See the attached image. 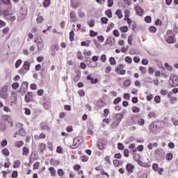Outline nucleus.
<instances>
[{
	"label": "nucleus",
	"instance_id": "7c9ffc66",
	"mask_svg": "<svg viewBox=\"0 0 178 178\" xmlns=\"http://www.w3.org/2000/svg\"><path fill=\"white\" fill-rule=\"evenodd\" d=\"M3 155H5V156H9V150L7 148H4L1 151Z\"/></svg>",
	"mask_w": 178,
	"mask_h": 178
},
{
	"label": "nucleus",
	"instance_id": "dca6fc26",
	"mask_svg": "<svg viewBox=\"0 0 178 178\" xmlns=\"http://www.w3.org/2000/svg\"><path fill=\"white\" fill-rule=\"evenodd\" d=\"M79 6H80L79 2L75 1L74 0H71V7H72L73 9H77Z\"/></svg>",
	"mask_w": 178,
	"mask_h": 178
},
{
	"label": "nucleus",
	"instance_id": "bf43d9fd",
	"mask_svg": "<svg viewBox=\"0 0 178 178\" xmlns=\"http://www.w3.org/2000/svg\"><path fill=\"white\" fill-rule=\"evenodd\" d=\"M113 34L114 35V37H120V33H119V31H118L117 29H115L113 31Z\"/></svg>",
	"mask_w": 178,
	"mask_h": 178
},
{
	"label": "nucleus",
	"instance_id": "c85d7f7f",
	"mask_svg": "<svg viewBox=\"0 0 178 178\" xmlns=\"http://www.w3.org/2000/svg\"><path fill=\"white\" fill-rule=\"evenodd\" d=\"M70 41L72 42V41H74V31H71L70 32Z\"/></svg>",
	"mask_w": 178,
	"mask_h": 178
},
{
	"label": "nucleus",
	"instance_id": "ea45409f",
	"mask_svg": "<svg viewBox=\"0 0 178 178\" xmlns=\"http://www.w3.org/2000/svg\"><path fill=\"white\" fill-rule=\"evenodd\" d=\"M52 51H59V44H55L51 46Z\"/></svg>",
	"mask_w": 178,
	"mask_h": 178
},
{
	"label": "nucleus",
	"instance_id": "13d9d810",
	"mask_svg": "<svg viewBox=\"0 0 178 178\" xmlns=\"http://www.w3.org/2000/svg\"><path fill=\"white\" fill-rule=\"evenodd\" d=\"M154 102H156V104H159V102H161V96L159 95L155 96Z\"/></svg>",
	"mask_w": 178,
	"mask_h": 178
},
{
	"label": "nucleus",
	"instance_id": "1a4fd4ad",
	"mask_svg": "<svg viewBox=\"0 0 178 178\" xmlns=\"http://www.w3.org/2000/svg\"><path fill=\"white\" fill-rule=\"evenodd\" d=\"M86 79H87V80L90 81V83L92 84H97V83H98V78L94 79V78L91 77V74L88 75Z\"/></svg>",
	"mask_w": 178,
	"mask_h": 178
},
{
	"label": "nucleus",
	"instance_id": "9b49d317",
	"mask_svg": "<svg viewBox=\"0 0 178 178\" xmlns=\"http://www.w3.org/2000/svg\"><path fill=\"white\" fill-rule=\"evenodd\" d=\"M31 98H33V92H28L25 95L24 99L26 102H30Z\"/></svg>",
	"mask_w": 178,
	"mask_h": 178
},
{
	"label": "nucleus",
	"instance_id": "4d7b16f0",
	"mask_svg": "<svg viewBox=\"0 0 178 178\" xmlns=\"http://www.w3.org/2000/svg\"><path fill=\"white\" fill-rule=\"evenodd\" d=\"M79 80H80V73L76 72V76L74 77V81L76 83Z\"/></svg>",
	"mask_w": 178,
	"mask_h": 178
},
{
	"label": "nucleus",
	"instance_id": "a211bd4d",
	"mask_svg": "<svg viewBox=\"0 0 178 178\" xmlns=\"http://www.w3.org/2000/svg\"><path fill=\"white\" fill-rule=\"evenodd\" d=\"M23 68L25 69L26 72H29V70H30V63H29V61L24 62Z\"/></svg>",
	"mask_w": 178,
	"mask_h": 178
},
{
	"label": "nucleus",
	"instance_id": "f704fd0d",
	"mask_svg": "<svg viewBox=\"0 0 178 178\" xmlns=\"http://www.w3.org/2000/svg\"><path fill=\"white\" fill-rule=\"evenodd\" d=\"M36 22L39 24H41V23H42V22H44V17L39 16L38 17L36 18Z\"/></svg>",
	"mask_w": 178,
	"mask_h": 178
},
{
	"label": "nucleus",
	"instance_id": "a878e982",
	"mask_svg": "<svg viewBox=\"0 0 178 178\" xmlns=\"http://www.w3.org/2000/svg\"><path fill=\"white\" fill-rule=\"evenodd\" d=\"M49 170L51 172L52 177L56 176V170H55V168H54V167H50L49 168Z\"/></svg>",
	"mask_w": 178,
	"mask_h": 178
},
{
	"label": "nucleus",
	"instance_id": "4be33fe9",
	"mask_svg": "<svg viewBox=\"0 0 178 178\" xmlns=\"http://www.w3.org/2000/svg\"><path fill=\"white\" fill-rule=\"evenodd\" d=\"M123 69H124V65L120 64L115 70V72H116L117 73H119V72H120V70H123Z\"/></svg>",
	"mask_w": 178,
	"mask_h": 178
},
{
	"label": "nucleus",
	"instance_id": "c756f323",
	"mask_svg": "<svg viewBox=\"0 0 178 178\" xmlns=\"http://www.w3.org/2000/svg\"><path fill=\"white\" fill-rule=\"evenodd\" d=\"M51 5V0H44L43 1V6L44 8H48Z\"/></svg>",
	"mask_w": 178,
	"mask_h": 178
},
{
	"label": "nucleus",
	"instance_id": "3c124183",
	"mask_svg": "<svg viewBox=\"0 0 178 178\" xmlns=\"http://www.w3.org/2000/svg\"><path fill=\"white\" fill-rule=\"evenodd\" d=\"M18 73H19V74L24 75V74H26V73H27V71L25 69L22 68V69L19 70Z\"/></svg>",
	"mask_w": 178,
	"mask_h": 178
},
{
	"label": "nucleus",
	"instance_id": "774afa93",
	"mask_svg": "<svg viewBox=\"0 0 178 178\" xmlns=\"http://www.w3.org/2000/svg\"><path fill=\"white\" fill-rule=\"evenodd\" d=\"M17 176H18L17 171H13V172H12L11 177H13V178H17Z\"/></svg>",
	"mask_w": 178,
	"mask_h": 178
},
{
	"label": "nucleus",
	"instance_id": "473e14b6",
	"mask_svg": "<svg viewBox=\"0 0 178 178\" xmlns=\"http://www.w3.org/2000/svg\"><path fill=\"white\" fill-rule=\"evenodd\" d=\"M20 84L19 83V82H15L12 84V88L13 90H17V88H19Z\"/></svg>",
	"mask_w": 178,
	"mask_h": 178
},
{
	"label": "nucleus",
	"instance_id": "7ed1b4c3",
	"mask_svg": "<svg viewBox=\"0 0 178 178\" xmlns=\"http://www.w3.org/2000/svg\"><path fill=\"white\" fill-rule=\"evenodd\" d=\"M79 145H81V142L79 138H75L74 139L73 145L70 146L72 149H76Z\"/></svg>",
	"mask_w": 178,
	"mask_h": 178
},
{
	"label": "nucleus",
	"instance_id": "aec40b11",
	"mask_svg": "<svg viewBox=\"0 0 178 178\" xmlns=\"http://www.w3.org/2000/svg\"><path fill=\"white\" fill-rule=\"evenodd\" d=\"M17 134H19L23 137L24 136H26V131H24V129H23V127H21L18 131H17Z\"/></svg>",
	"mask_w": 178,
	"mask_h": 178
},
{
	"label": "nucleus",
	"instance_id": "de8ad7c7",
	"mask_svg": "<svg viewBox=\"0 0 178 178\" xmlns=\"http://www.w3.org/2000/svg\"><path fill=\"white\" fill-rule=\"evenodd\" d=\"M145 123V120L143 118L139 119L138 121V124H139V126H144Z\"/></svg>",
	"mask_w": 178,
	"mask_h": 178
},
{
	"label": "nucleus",
	"instance_id": "f03ea898",
	"mask_svg": "<svg viewBox=\"0 0 178 178\" xmlns=\"http://www.w3.org/2000/svg\"><path fill=\"white\" fill-rule=\"evenodd\" d=\"M0 97L3 99L8 98V86H4L0 90Z\"/></svg>",
	"mask_w": 178,
	"mask_h": 178
},
{
	"label": "nucleus",
	"instance_id": "5fc2aeb1",
	"mask_svg": "<svg viewBox=\"0 0 178 178\" xmlns=\"http://www.w3.org/2000/svg\"><path fill=\"white\" fill-rule=\"evenodd\" d=\"M139 70L142 72V74H145V73H147V70L145 68V67H139Z\"/></svg>",
	"mask_w": 178,
	"mask_h": 178
},
{
	"label": "nucleus",
	"instance_id": "37998d69",
	"mask_svg": "<svg viewBox=\"0 0 178 178\" xmlns=\"http://www.w3.org/2000/svg\"><path fill=\"white\" fill-rule=\"evenodd\" d=\"M152 20V19L151 16H149V15H147L145 17V22L146 23H151Z\"/></svg>",
	"mask_w": 178,
	"mask_h": 178
},
{
	"label": "nucleus",
	"instance_id": "f8f14e48",
	"mask_svg": "<svg viewBox=\"0 0 178 178\" xmlns=\"http://www.w3.org/2000/svg\"><path fill=\"white\" fill-rule=\"evenodd\" d=\"M37 47L38 51H42V49H44V41H42V40H39L37 42Z\"/></svg>",
	"mask_w": 178,
	"mask_h": 178
},
{
	"label": "nucleus",
	"instance_id": "58836bf2",
	"mask_svg": "<svg viewBox=\"0 0 178 178\" xmlns=\"http://www.w3.org/2000/svg\"><path fill=\"white\" fill-rule=\"evenodd\" d=\"M13 168H20V161L19 160L15 161Z\"/></svg>",
	"mask_w": 178,
	"mask_h": 178
},
{
	"label": "nucleus",
	"instance_id": "a19ab883",
	"mask_svg": "<svg viewBox=\"0 0 178 178\" xmlns=\"http://www.w3.org/2000/svg\"><path fill=\"white\" fill-rule=\"evenodd\" d=\"M47 148V145L42 143L40 145V152H44V149Z\"/></svg>",
	"mask_w": 178,
	"mask_h": 178
},
{
	"label": "nucleus",
	"instance_id": "4468645a",
	"mask_svg": "<svg viewBox=\"0 0 178 178\" xmlns=\"http://www.w3.org/2000/svg\"><path fill=\"white\" fill-rule=\"evenodd\" d=\"M60 164V162L59 160H55L54 159H51L50 160V165H52V166H58Z\"/></svg>",
	"mask_w": 178,
	"mask_h": 178
},
{
	"label": "nucleus",
	"instance_id": "412c9836",
	"mask_svg": "<svg viewBox=\"0 0 178 178\" xmlns=\"http://www.w3.org/2000/svg\"><path fill=\"white\" fill-rule=\"evenodd\" d=\"M166 42H168V44H173V42H175V38H173V36H168L166 39Z\"/></svg>",
	"mask_w": 178,
	"mask_h": 178
},
{
	"label": "nucleus",
	"instance_id": "8fccbe9b",
	"mask_svg": "<svg viewBox=\"0 0 178 178\" xmlns=\"http://www.w3.org/2000/svg\"><path fill=\"white\" fill-rule=\"evenodd\" d=\"M108 115H109V109L105 108V109L104 110L103 116H104V118H108Z\"/></svg>",
	"mask_w": 178,
	"mask_h": 178
},
{
	"label": "nucleus",
	"instance_id": "6ab92c4d",
	"mask_svg": "<svg viewBox=\"0 0 178 178\" xmlns=\"http://www.w3.org/2000/svg\"><path fill=\"white\" fill-rule=\"evenodd\" d=\"M149 129L152 133H155L158 130V127L155 124H150Z\"/></svg>",
	"mask_w": 178,
	"mask_h": 178
},
{
	"label": "nucleus",
	"instance_id": "c9c22d12",
	"mask_svg": "<svg viewBox=\"0 0 178 178\" xmlns=\"http://www.w3.org/2000/svg\"><path fill=\"white\" fill-rule=\"evenodd\" d=\"M109 62L112 66H115V65H116V60H115L113 57H111L109 58Z\"/></svg>",
	"mask_w": 178,
	"mask_h": 178
},
{
	"label": "nucleus",
	"instance_id": "e433bc0d",
	"mask_svg": "<svg viewBox=\"0 0 178 178\" xmlns=\"http://www.w3.org/2000/svg\"><path fill=\"white\" fill-rule=\"evenodd\" d=\"M90 37H97L98 35V32L94 31V30L90 31Z\"/></svg>",
	"mask_w": 178,
	"mask_h": 178
},
{
	"label": "nucleus",
	"instance_id": "0e129e2a",
	"mask_svg": "<svg viewBox=\"0 0 178 178\" xmlns=\"http://www.w3.org/2000/svg\"><path fill=\"white\" fill-rule=\"evenodd\" d=\"M40 167V162L37 161L33 164V170H35Z\"/></svg>",
	"mask_w": 178,
	"mask_h": 178
},
{
	"label": "nucleus",
	"instance_id": "e2e57ef3",
	"mask_svg": "<svg viewBox=\"0 0 178 178\" xmlns=\"http://www.w3.org/2000/svg\"><path fill=\"white\" fill-rule=\"evenodd\" d=\"M154 72H155V69H154V67H149L148 68L149 74H154Z\"/></svg>",
	"mask_w": 178,
	"mask_h": 178
},
{
	"label": "nucleus",
	"instance_id": "9d476101",
	"mask_svg": "<svg viewBox=\"0 0 178 178\" xmlns=\"http://www.w3.org/2000/svg\"><path fill=\"white\" fill-rule=\"evenodd\" d=\"M135 10H136V14L138 16H143V13H144V9L141 8V7H140V6H137L135 8Z\"/></svg>",
	"mask_w": 178,
	"mask_h": 178
},
{
	"label": "nucleus",
	"instance_id": "20e7f679",
	"mask_svg": "<svg viewBox=\"0 0 178 178\" xmlns=\"http://www.w3.org/2000/svg\"><path fill=\"white\" fill-rule=\"evenodd\" d=\"M10 100H11L10 103V106H13L14 105H16L17 102V95L15 92H13L11 94Z\"/></svg>",
	"mask_w": 178,
	"mask_h": 178
},
{
	"label": "nucleus",
	"instance_id": "5701e85b",
	"mask_svg": "<svg viewBox=\"0 0 178 178\" xmlns=\"http://www.w3.org/2000/svg\"><path fill=\"white\" fill-rule=\"evenodd\" d=\"M105 15H106V16H107V17H108V19H111L112 17V10L108 9V10H106Z\"/></svg>",
	"mask_w": 178,
	"mask_h": 178
},
{
	"label": "nucleus",
	"instance_id": "a18cd8bd",
	"mask_svg": "<svg viewBox=\"0 0 178 178\" xmlns=\"http://www.w3.org/2000/svg\"><path fill=\"white\" fill-rule=\"evenodd\" d=\"M132 112H134V113H138V112H140V108H138L137 106H133Z\"/></svg>",
	"mask_w": 178,
	"mask_h": 178
},
{
	"label": "nucleus",
	"instance_id": "423d86ee",
	"mask_svg": "<svg viewBox=\"0 0 178 178\" xmlns=\"http://www.w3.org/2000/svg\"><path fill=\"white\" fill-rule=\"evenodd\" d=\"M154 154L159 156L160 158H163L165 156V151L162 149H157L155 150Z\"/></svg>",
	"mask_w": 178,
	"mask_h": 178
},
{
	"label": "nucleus",
	"instance_id": "ddd939ff",
	"mask_svg": "<svg viewBox=\"0 0 178 178\" xmlns=\"http://www.w3.org/2000/svg\"><path fill=\"white\" fill-rule=\"evenodd\" d=\"M123 116H124V115L122 114V113H117L115 115V118L117 120V122L118 123H120V122H122V119H123Z\"/></svg>",
	"mask_w": 178,
	"mask_h": 178
},
{
	"label": "nucleus",
	"instance_id": "49530a36",
	"mask_svg": "<svg viewBox=\"0 0 178 178\" xmlns=\"http://www.w3.org/2000/svg\"><path fill=\"white\" fill-rule=\"evenodd\" d=\"M134 37V35L131 34L129 38H128V44H129V45H131V42H133V38Z\"/></svg>",
	"mask_w": 178,
	"mask_h": 178
},
{
	"label": "nucleus",
	"instance_id": "c03bdc74",
	"mask_svg": "<svg viewBox=\"0 0 178 178\" xmlns=\"http://www.w3.org/2000/svg\"><path fill=\"white\" fill-rule=\"evenodd\" d=\"M118 149L120 151H123L124 149V145L122 143H118Z\"/></svg>",
	"mask_w": 178,
	"mask_h": 178
},
{
	"label": "nucleus",
	"instance_id": "39448f33",
	"mask_svg": "<svg viewBox=\"0 0 178 178\" xmlns=\"http://www.w3.org/2000/svg\"><path fill=\"white\" fill-rule=\"evenodd\" d=\"M134 165H133L132 163H128L126 165V170L127 172V173L131 174L133 173V172H134Z\"/></svg>",
	"mask_w": 178,
	"mask_h": 178
},
{
	"label": "nucleus",
	"instance_id": "4c0bfd02",
	"mask_svg": "<svg viewBox=\"0 0 178 178\" xmlns=\"http://www.w3.org/2000/svg\"><path fill=\"white\" fill-rule=\"evenodd\" d=\"M57 174L60 177H62L65 175V172L62 168H60L58 170Z\"/></svg>",
	"mask_w": 178,
	"mask_h": 178
},
{
	"label": "nucleus",
	"instance_id": "680f3d73",
	"mask_svg": "<svg viewBox=\"0 0 178 178\" xmlns=\"http://www.w3.org/2000/svg\"><path fill=\"white\" fill-rule=\"evenodd\" d=\"M88 24L90 27H94V26L95 24V22L94 21V19H91L90 22H88Z\"/></svg>",
	"mask_w": 178,
	"mask_h": 178
},
{
	"label": "nucleus",
	"instance_id": "09e8293b",
	"mask_svg": "<svg viewBox=\"0 0 178 178\" xmlns=\"http://www.w3.org/2000/svg\"><path fill=\"white\" fill-rule=\"evenodd\" d=\"M149 31L150 33H156V27L152 26L149 28Z\"/></svg>",
	"mask_w": 178,
	"mask_h": 178
},
{
	"label": "nucleus",
	"instance_id": "2f4dec72",
	"mask_svg": "<svg viewBox=\"0 0 178 178\" xmlns=\"http://www.w3.org/2000/svg\"><path fill=\"white\" fill-rule=\"evenodd\" d=\"M131 84V81L130 79H127L124 83L123 86L124 87H130V85Z\"/></svg>",
	"mask_w": 178,
	"mask_h": 178
},
{
	"label": "nucleus",
	"instance_id": "6e6d98bb",
	"mask_svg": "<svg viewBox=\"0 0 178 178\" xmlns=\"http://www.w3.org/2000/svg\"><path fill=\"white\" fill-rule=\"evenodd\" d=\"M29 152H30V151L27 147H23V155H29Z\"/></svg>",
	"mask_w": 178,
	"mask_h": 178
},
{
	"label": "nucleus",
	"instance_id": "bb28decb",
	"mask_svg": "<svg viewBox=\"0 0 178 178\" xmlns=\"http://www.w3.org/2000/svg\"><path fill=\"white\" fill-rule=\"evenodd\" d=\"M164 65L165 69H167V70H169V72H173V67L170 66L169 63H165Z\"/></svg>",
	"mask_w": 178,
	"mask_h": 178
},
{
	"label": "nucleus",
	"instance_id": "603ef678",
	"mask_svg": "<svg viewBox=\"0 0 178 178\" xmlns=\"http://www.w3.org/2000/svg\"><path fill=\"white\" fill-rule=\"evenodd\" d=\"M42 130H47V131L51 130V127L48 125H42L41 127Z\"/></svg>",
	"mask_w": 178,
	"mask_h": 178
},
{
	"label": "nucleus",
	"instance_id": "cd10ccee",
	"mask_svg": "<svg viewBox=\"0 0 178 178\" xmlns=\"http://www.w3.org/2000/svg\"><path fill=\"white\" fill-rule=\"evenodd\" d=\"M165 159L167 161H172V159H173V154L168 153L165 156Z\"/></svg>",
	"mask_w": 178,
	"mask_h": 178
},
{
	"label": "nucleus",
	"instance_id": "0eeeda50",
	"mask_svg": "<svg viewBox=\"0 0 178 178\" xmlns=\"http://www.w3.org/2000/svg\"><path fill=\"white\" fill-rule=\"evenodd\" d=\"M97 147L99 149H105V147H106V142L103 140H100L97 143Z\"/></svg>",
	"mask_w": 178,
	"mask_h": 178
},
{
	"label": "nucleus",
	"instance_id": "79ce46f5",
	"mask_svg": "<svg viewBox=\"0 0 178 178\" xmlns=\"http://www.w3.org/2000/svg\"><path fill=\"white\" fill-rule=\"evenodd\" d=\"M120 101H122V97H118L115 98L113 101L114 105H118V104H119V102H120Z\"/></svg>",
	"mask_w": 178,
	"mask_h": 178
},
{
	"label": "nucleus",
	"instance_id": "2eb2a0df",
	"mask_svg": "<svg viewBox=\"0 0 178 178\" xmlns=\"http://www.w3.org/2000/svg\"><path fill=\"white\" fill-rule=\"evenodd\" d=\"M96 105H97V108H102V107L105 106L106 104H105V102L99 99L97 102Z\"/></svg>",
	"mask_w": 178,
	"mask_h": 178
},
{
	"label": "nucleus",
	"instance_id": "052dcab7",
	"mask_svg": "<svg viewBox=\"0 0 178 178\" xmlns=\"http://www.w3.org/2000/svg\"><path fill=\"white\" fill-rule=\"evenodd\" d=\"M125 62H127V63H131V62H133V58H131V57L130 56H127L125 58Z\"/></svg>",
	"mask_w": 178,
	"mask_h": 178
},
{
	"label": "nucleus",
	"instance_id": "393cba45",
	"mask_svg": "<svg viewBox=\"0 0 178 178\" xmlns=\"http://www.w3.org/2000/svg\"><path fill=\"white\" fill-rule=\"evenodd\" d=\"M120 30L121 33H127V31H129V28L127 27V26H121L120 28Z\"/></svg>",
	"mask_w": 178,
	"mask_h": 178
},
{
	"label": "nucleus",
	"instance_id": "f257e3e1",
	"mask_svg": "<svg viewBox=\"0 0 178 178\" xmlns=\"http://www.w3.org/2000/svg\"><path fill=\"white\" fill-rule=\"evenodd\" d=\"M170 87H177L178 86V76L176 74H172L168 81Z\"/></svg>",
	"mask_w": 178,
	"mask_h": 178
},
{
	"label": "nucleus",
	"instance_id": "69168bd1",
	"mask_svg": "<svg viewBox=\"0 0 178 178\" xmlns=\"http://www.w3.org/2000/svg\"><path fill=\"white\" fill-rule=\"evenodd\" d=\"M6 145H8V140H2L1 143V146L3 147H6Z\"/></svg>",
	"mask_w": 178,
	"mask_h": 178
},
{
	"label": "nucleus",
	"instance_id": "b1692460",
	"mask_svg": "<svg viewBox=\"0 0 178 178\" xmlns=\"http://www.w3.org/2000/svg\"><path fill=\"white\" fill-rule=\"evenodd\" d=\"M115 15L118 16V19H122L123 17V14L122 13V10L118 9L115 12Z\"/></svg>",
	"mask_w": 178,
	"mask_h": 178
},
{
	"label": "nucleus",
	"instance_id": "864d4df0",
	"mask_svg": "<svg viewBox=\"0 0 178 178\" xmlns=\"http://www.w3.org/2000/svg\"><path fill=\"white\" fill-rule=\"evenodd\" d=\"M22 65V59H19L15 63V68L17 69Z\"/></svg>",
	"mask_w": 178,
	"mask_h": 178
},
{
	"label": "nucleus",
	"instance_id": "72a5a7b5",
	"mask_svg": "<svg viewBox=\"0 0 178 178\" xmlns=\"http://www.w3.org/2000/svg\"><path fill=\"white\" fill-rule=\"evenodd\" d=\"M108 18L107 17H102L101 19H100V22H101V23L102 24H108Z\"/></svg>",
	"mask_w": 178,
	"mask_h": 178
},
{
	"label": "nucleus",
	"instance_id": "6e6552de",
	"mask_svg": "<svg viewBox=\"0 0 178 178\" xmlns=\"http://www.w3.org/2000/svg\"><path fill=\"white\" fill-rule=\"evenodd\" d=\"M70 17L71 22H77V15L76 14V12L71 10L70 13Z\"/></svg>",
	"mask_w": 178,
	"mask_h": 178
},
{
	"label": "nucleus",
	"instance_id": "f3484780",
	"mask_svg": "<svg viewBox=\"0 0 178 178\" xmlns=\"http://www.w3.org/2000/svg\"><path fill=\"white\" fill-rule=\"evenodd\" d=\"M134 161H135V162H138V163H140V162H141V161H140V159H141V156L139 154H134Z\"/></svg>",
	"mask_w": 178,
	"mask_h": 178
},
{
	"label": "nucleus",
	"instance_id": "338daca9",
	"mask_svg": "<svg viewBox=\"0 0 178 178\" xmlns=\"http://www.w3.org/2000/svg\"><path fill=\"white\" fill-rule=\"evenodd\" d=\"M155 25L156 26H162V21H161V19H157L155 21Z\"/></svg>",
	"mask_w": 178,
	"mask_h": 178
}]
</instances>
